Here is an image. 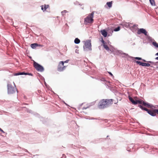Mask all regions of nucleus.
<instances>
[{
	"mask_svg": "<svg viewBox=\"0 0 158 158\" xmlns=\"http://www.w3.org/2000/svg\"><path fill=\"white\" fill-rule=\"evenodd\" d=\"M0 131L3 133H4V132L0 128Z\"/></svg>",
	"mask_w": 158,
	"mask_h": 158,
	"instance_id": "nucleus-26",
	"label": "nucleus"
},
{
	"mask_svg": "<svg viewBox=\"0 0 158 158\" xmlns=\"http://www.w3.org/2000/svg\"><path fill=\"white\" fill-rule=\"evenodd\" d=\"M65 12H66V10H64L63 11H62L61 12V13H65Z\"/></svg>",
	"mask_w": 158,
	"mask_h": 158,
	"instance_id": "nucleus-28",
	"label": "nucleus"
},
{
	"mask_svg": "<svg viewBox=\"0 0 158 158\" xmlns=\"http://www.w3.org/2000/svg\"><path fill=\"white\" fill-rule=\"evenodd\" d=\"M102 81H104V80H105V79H104V78H102Z\"/></svg>",
	"mask_w": 158,
	"mask_h": 158,
	"instance_id": "nucleus-30",
	"label": "nucleus"
},
{
	"mask_svg": "<svg viewBox=\"0 0 158 158\" xmlns=\"http://www.w3.org/2000/svg\"><path fill=\"white\" fill-rule=\"evenodd\" d=\"M86 109V108H84H84H83V109Z\"/></svg>",
	"mask_w": 158,
	"mask_h": 158,
	"instance_id": "nucleus-32",
	"label": "nucleus"
},
{
	"mask_svg": "<svg viewBox=\"0 0 158 158\" xmlns=\"http://www.w3.org/2000/svg\"><path fill=\"white\" fill-rule=\"evenodd\" d=\"M14 85H13L10 83L7 84L8 93L9 94H12L17 91L16 87L15 86V84L13 83Z\"/></svg>",
	"mask_w": 158,
	"mask_h": 158,
	"instance_id": "nucleus-2",
	"label": "nucleus"
},
{
	"mask_svg": "<svg viewBox=\"0 0 158 158\" xmlns=\"http://www.w3.org/2000/svg\"><path fill=\"white\" fill-rule=\"evenodd\" d=\"M102 34L104 37H106L107 35V32L105 30H102L101 31Z\"/></svg>",
	"mask_w": 158,
	"mask_h": 158,
	"instance_id": "nucleus-14",
	"label": "nucleus"
},
{
	"mask_svg": "<svg viewBox=\"0 0 158 158\" xmlns=\"http://www.w3.org/2000/svg\"><path fill=\"white\" fill-rule=\"evenodd\" d=\"M152 44L154 46L158 48V44L156 42H153Z\"/></svg>",
	"mask_w": 158,
	"mask_h": 158,
	"instance_id": "nucleus-21",
	"label": "nucleus"
},
{
	"mask_svg": "<svg viewBox=\"0 0 158 158\" xmlns=\"http://www.w3.org/2000/svg\"><path fill=\"white\" fill-rule=\"evenodd\" d=\"M94 12H92L89 14L84 19V23L85 24L88 23H92L94 22Z\"/></svg>",
	"mask_w": 158,
	"mask_h": 158,
	"instance_id": "nucleus-3",
	"label": "nucleus"
},
{
	"mask_svg": "<svg viewBox=\"0 0 158 158\" xmlns=\"http://www.w3.org/2000/svg\"><path fill=\"white\" fill-rule=\"evenodd\" d=\"M139 107L142 110L147 111L148 113L152 116H155L156 114H158V109H155L154 110H149L147 108L139 105Z\"/></svg>",
	"mask_w": 158,
	"mask_h": 158,
	"instance_id": "nucleus-4",
	"label": "nucleus"
},
{
	"mask_svg": "<svg viewBox=\"0 0 158 158\" xmlns=\"http://www.w3.org/2000/svg\"><path fill=\"white\" fill-rule=\"evenodd\" d=\"M149 1L151 4L152 6L155 5V2L154 0H149Z\"/></svg>",
	"mask_w": 158,
	"mask_h": 158,
	"instance_id": "nucleus-17",
	"label": "nucleus"
},
{
	"mask_svg": "<svg viewBox=\"0 0 158 158\" xmlns=\"http://www.w3.org/2000/svg\"><path fill=\"white\" fill-rule=\"evenodd\" d=\"M69 60H66L64 61V63H68L69 62Z\"/></svg>",
	"mask_w": 158,
	"mask_h": 158,
	"instance_id": "nucleus-23",
	"label": "nucleus"
},
{
	"mask_svg": "<svg viewBox=\"0 0 158 158\" xmlns=\"http://www.w3.org/2000/svg\"><path fill=\"white\" fill-rule=\"evenodd\" d=\"M66 66H64V62L63 61L59 62L57 67V70L59 72H62L65 69Z\"/></svg>",
	"mask_w": 158,
	"mask_h": 158,
	"instance_id": "nucleus-7",
	"label": "nucleus"
},
{
	"mask_svg": "<svg viewBox=\"0 0 158 158\" xmlns=\"http://www.w3.org/2000/svg\"><path fill=\"white\" fill-rule=\"evenodd\" d=\"M134 98L135 99V102H136V104L137 103H139L141 104H143L144 106L148 107H152V105H150L148 103L145 102L143 101L140 99H137V97H134Z\"/></svg>",
	"mask_w": 158,
	"mask_h": 158,
	"instance_id": "nucleus-5",
	"label": "nucleus"
},
{
	"mask_svg": "<svg viewBox=\"0 0 158 158\" xmlns=\"http://www.w3.org/2000/svg\"><path fill=\"white\" fill-rule=\"evenodd\" d=\"M41 9L44 11L46 10L47 8L49 7V6L48 5H44L41 6Z\"/></svg>",
	"mask_w": 158,
	"mask_h": 158,
	"instance_id": "nucleus-11",
	"label": "nucleus"
},
{
	"mask_svg": "<svg viewBox=\"0 0 158 158\" xmlns=\"http://www.w3.org/2000/svg\"><path fill=\"white\" fill-rule=\"evenodd\" d=\"M147 62L150 63H152V64L153 63V62L151 61H147Z\"/></svg>",
	"mask_w": 158,
	"mask_h": 158,
	"instance_id": "nucleus-27",
	"label": "nucleus"
},
{
	"mask_svg": "<svg viewBox=\"0 0 158 158\" xmlns=\"http://www.w3.org/2000/svg\"><path fill=\"white\" fill-rule=\"evenodd\" d=\"M33 65L34 67L38 71L42 72L44 70L43 67L35 62H34Z\"/></svg>",
	"mask_w": 158,
	"mask_h": 158,
	"instance_id": "nucleus-8",
	"label": "nucleus"
},
{
	"mask_svg": "<svg viewBox=\"0 0 158 158\" xmlns=\"http://www.w3.org/2000/svg\"><path fill=\"white\" fill-rule=\"evenodd\" d=\"M120 29V27H118L117 28H115L114 29V31H119Z\"/></svg>",
	"mask_w": 158,
	"mask_h": 158,
	"instance_id": "nucleus-22",
	"label": "nucleus"
},
{
	"mask_svg": "<svg viewBox=\"0 0 158 158\" xmlns=\"http://www.w3.org/2000/svg\"><path fill=\"white\" fill-rule=\"evenodd\" d=\"M135 62L138 64L143 66L148 67L150 66V64L148 63H142L138 61H135Z\"/></svg>",
	"mask_w": 158,
	"mask_h": 158,
	"instance_id": "nucleus-9",
	"label": "nucleus"
},
{
	"mask_svg": "<svg viewBox=\"0 0 158 158\" xmlns=\"http://www.w3.org/2000/svg\"><path fill=\"white\" fill-rule=\"evenodd\" d=\"M156 55H158V52L156 53Z\"/></svg>",
	"mask_w": 158,
	"mask_h": 158,
	"instance_id": "nucleus-31",
	"label": "nucleus"
},
{
	"mask_svg": "<svg viewBox=\"0 0 158 158\" xmlns=\"http://www.w3.org/2000/svg\"><path fill=\"white\" fill-rule=\"evenodd\" d=\"M103 46L104 48L107 51H109V48L105 44H103Z\"/></svg>",
	"mask_w": 158,
	"mask_h": 158,
	"instance_id": "nucleus-18",
	"label": "nucleus"
},
{
	"mask_svg": "<svg viewBox=\"0 0 158 158\" xmlns=\"http://www.w3.org/2000/svg\"><path fill=\"white\" fill-rule=\"evenodd\" d=\"M108 73L111 76H113V75L112 74V73L111 72H108Z\"/></svg>",
	"mask_w": 158,
	"mask_h": 158,
	"instance_id": "nucleus-25",
	"label": "nucleus"
},
{
	"mask_svg": "<svg viewBox=\"0 0 158 158\" xmlns=\"http://www.w3.org/2000/svg\"><path fill=\"white\" fill-rule=\"evenodd\" d=\"M129 99L130 101L134 105H136V103L133 98L130 96H129Z\"/></svg>",
	"mask_w": 158,
	"mask_h": 158,
	"instance_id": "nucleus-15",
	"label": "nucleus"
},
{
	"mask_svg": "<svg viewBox=\"0 0 158 158\" xmlns=\"http://www.w3.org/2000/svg\"><path fill=\"white\" fill-rule=\"evenodd\" d=\"M106 4L109 7H111L112 6V2H107Z\"/></svg>",
	"mask_w": 158,
	"mask_h": 158,
	"instance_id": "nucleus-19",
	"label": "nucleus"
},
{
	"mask_svg": "<svg viewBox=\"0 0 158 158\" xmlns=\"http://www.w3.org/2000/svg\"><path fill=\"white\" fill-rule=\"evenodd\" d=\"M134 58L135 59L138 60H142L144 62H147L145 60L142 59V58L141 57H134Z\"/></svg>",
	"mask_w": 158,
	"mask_h": 158,
	"instance_id": "nucleus-20",
	"label": "nucleus"
},
{
	"mask_svg": "<svg viewBox=\"0 0 158 158\" xmlns=\"http://www.w3.org/2000/svg\"><path fill=\"white\" fill-rule=\"evenodd\" d=\"M102 43H103V44H105V41L103 40L102 39Z\"/></svg>",
	"mask_w": 158,
	"mask_h": 158,
	"instance_id": "nucleus-24",
	"label": "nucleus"
},
{
	"mask_svg": "<svg viewBox=\"0 0 158 158\" xmlns=\"http://www.w3.org/2000/svg\"><path fill=\"white\" fill-rule=\"evenodd\" d=\"M38 46H40L42 47L43 46V45H38L37 44V43H34V44H31V47L32 48H35L36 47Z\"/></svg>",
	"mask_w": 158,
	"mask_h": 158,
	"instance_id": "nucleus-12",
	"label": "nucleus"
},
{
	"mask_svg": "<svg viewBox=\"0 0 158 158\" xmlns=\"http://www.w3.org/2000/svg\"><path fill=\"white\" fill-rule=\"evenodd\" d=\"M80 41L79 39H78V38H75L74 40V42L75 44H78L80 43Z\"/></svg>",
	"mask_w": 158,
	"mask_h": 158,
	"instance_id": "nucleus-16",
	"label": "nucleus"
},
{
	"mask_svg": "<svg viewBox=\"0 0 158 158\" xmlns=\"http://www.w3.org/2000/svg\"><path fill=\"white\" fill-rule=\"evenodd\" d=\"M112 99H103L99 102L98 107L99 108L103 109L108 107L113 103Z\"/></svg>",
	"mask_w": 158,
	"mask_h": 158,
	"instance_id": "nucleus-1",
	"label": "nucleus"
},
{
	"mask_svg": "<svg viewBox=\"0 0 158 158\" xmlns=\"http://www.w3.org/2000/svg\"><path fill=\"white\" fill-rule=\"evenodd\" d=\"M32 75L31 73H25L24 72L19 73H15L14 74V75L15 76H17V75Z\"/></svg>",
	"mask_w": 158,
	"mask_h": 158,
	"instance_id": "nucleus-13",
	"label": "nucleus"
},
{
	"mask_svg": "<svg viewBox=\"0 0 158 158\" xmlns=\"http://www.w3.org/2000/svg\"><path fill=\"white\" fill-rule=\"evenodd\" d=\"M91 44L90 41L88 40L85 42L83 46L84 49L85 50H91Z\"/></svg>",
	"mask_w": 158,
	"mask_h": 158,
	"instance_id": "nucleus-6",
	"label": "nucleus"
},
{
	"mask_svg": "<svg viewBox=\"0 0 158 158\" xmlns=\"http://www.w3.org/2000/svg\"><path fill=\"white\" fill-rule=\"evenodd\" d=\"M155 59L156 60H158V57H156V58H155Z\"/></svg>",
	"mask_w": 158,
	"mask_h": 158,
	"instance_id": "nucleus-29",
	"label": "nucleus"
},
{
	"mask_svg": "<svg viewBox=\"0 0 158 158\" xmlns=\"http://www.w3.org/2000/svg\"><path fill=\"white\" fill-rule=\"evenodd\" d=\"M137 33L138 34H140L141 33H143L145 35H147V32L145 29L143 28H140L137 31Z\"/></svg>",
	"mask_w": 158,
	"mask_h": 158,
	"instance_id": "nucleus-10",
	"label": "nucleus"
}]
</instances>
